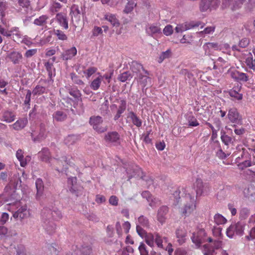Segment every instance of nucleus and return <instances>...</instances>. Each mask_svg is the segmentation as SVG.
Segmentation results:
<instances>
[{
	"instance_id": "obj_27",
	"label": "nucleus",
	"mask_w": 255,
	"mask_h": 255,
	"mask_svg": "<svg viewBox=\"0 0 255 255\" xmlns=\"http://www.w3.org/2000/svg\"><path fill=\"white\" fill-rule=\"evenodd\" d=\"M154 241L158 248L163 249V242L167 243L168 239L167 237H162L158 233L154 234Z\"/></svg>"
},
{
	"instance_id": "obj_3",
	"label": "nucleus",
	"mask_w": 255,
	"mask_h": 255,
	"mask_svg": "<svg viewBox=\"0 0 255 255\" xmlns=\"http://www.w3.org/2000/svg\"><path fill=\"white\" fill-rule=\"evenodd\" d=\"M67 92H69L70 95L73 96L77 101H82L80 91L77 88H71L70 86H65L64 88H61L59 90L60 96L64 100H71V99L69 98L67 95Z\"/></svg>"
},
{
	"instance_id": "obj_10",
	"label": "nucleus",
	"mask_w": 255,
	"mask_h": 255,
	"mask_svg": "<svg viewBox=\"0 0 255 255\" xmlns=\"http://www.w3.org/2000/svg\"><path fill=\"white\" fill-rule=\"evenodd\" d=\"M219 3V0H201L200 4V9L202 11H205L208 9H215L218 7Z\"/></svg>"
},
{
	"instance_id": "obj_57",
	"label": "nucleus",
	"mask_w": 255,
	"mask_h": 255,
	"mask_svg": "<svg viewBox=\"0 0 255 255\" xmlns=\"http://www.w3.org/2000/svg\"><path fill=\"white\" fill-rule=\"evenodd\" d=\"M170 55L171 51L170 50H167L165 52H163L159 57V59L160 60L159 62H161L164 59L169 58Z\"/></svg>"
},
{
	"instance_id": "obj_63",
	"label": "nucleus",
	"mask_w": 255,
	"mask_h": 255,
	"mask_svg": "<svg viewBox=\"0 0 255 255\" xmlns=\"http://www.w3.org/2000/svg\"><path fill=\"white\" fill-rule=\"evenodd\" d=\"M9 215L6 213H3L0 218V222L1 224L4 225L8 221Z\"/></svg>"
},
{
	"instance_id": "obj_12",
	"label": "nucleus",
	"mask_w": 255,
	"mask_h": 255,
	"mask_svg": "<svg viewBox=\"0 0 255 255\" xmlns=\"http://www.w3.org/2000/svg\"><path fill=\"white\" fill-rule=\"evenodd\" d=\"M175 236L177 243L179 245H182L184 244L187 240V231L184 228L180 227L176 230Z\"/></svg>"
},
{
	"instance_id": "obj_39",
	"label": "nucleus",
	"mask_w": 255,
	"mask_h": 255,
	"mask_svg": "<svg viewBox=\"0 0 255 255\" xmlns=\"http://www.w3.org/2000/svg\"><path fill=\"white\" fill-rule=\"evenodd\" d=\"M136 5V3L133 0H129L126 5L124 12L126 13H129L132 11L134 7Z\"/></svg>"
},
{
	"instance_id": "obj_40",
	"label": "nucleus",
	"mask_w": 255,
	"mask_h": 255,
	"mask_svg": "<svg viewBox=\"0 0 255 255\" xmlns=\"http://www.w3.org/2000/svg\"><path fill=\"white\" fill-rule=\"evenodd\" d=\"M187 120L188 121L189 127H197L199 125V123L198 122L197 120L192 115L188 116Z\"/></svg>"
},
{
	"instance_id": "obj_23",
	"label": "nucleus",
	"mask_w": 255,
	"mask_h": 255,
	"mask_svg": "<svg viewBox=\"0 0 255 255\" xmlns=\"http://www.w3.org/2000/svg\"><path fill=\"white\" fill-rule=\"evenodd\" d=\"M56 18L61 26L63 27L65 29H68V22L65 14L58 13L56 14Z\"/></svg>"
},
{
	"instance_id": "obj_45",
	"label": "nucleus",
	"mask_w": 255,
	"mask_h": 255,
	"mask_svg": "<svg viewBox=\"0 0 255 255\" xmlns=\"http://www.w3.org/2000/svg\"><path fill=\"white\" fill-rule=\"evenodd\" d=\"M148 202L149 203V205L152 208L156 207L161 204L160 200H159L158 198L153 196L151 197L150 199H149Z\"/></svg>"
},
{
	"instance_id": "obj_31",
	"label": "nucleus",
	"mask_w": 255,
	"mask_h": 255,
	"mask_svg": "<svg viewBox=\"0 0 255 255\" xmlns=\"http://www.w3.org/2000/svg\"><path fill=\"white\" fill-rule=\"evenodd\" d=\"M102 81V75H100L91 82V88L95 91L97 90L100 87Z\"/></svg>"
},
{
	"instance_id": "obj_41",
	"label": "nucleus",
	"mask_w": 255,
	"mask_h": 255,
	"mask_svg": "<svg viewBox=\"0 0 255 255\" xmlns=\"http://www.w3.org/2000/svg\"><path fill=\"white\" fill-rule=\"evenodd\" d=\"M10 36H15L17 40H19L22 38L21 32L19 28L16 27H12L10 30Z\"/></svg>"
},
{
	"instance_id": "obj_53",
	"label": "nucleus",
	"mask_w": 255,
	"mask_h": 255,
	"mask_svg": "<svg viewBox=\"0 0 255 255\" xmlns=\"http://www.w3.org/2000/svg\"><path fill=\"white\" fill-rule=\"evenodd\" d=\"M62 160L64 161L66 163V164L70 166H73L74 165V163L73 162V159L72 157L70 156L62 157Z\"/></svg>"
},
{
	"instance_id": "obj_51",
	"label": "nucleus",
	"mask_w": 255,
	"mask_h": 255,
	"mask_svg": "<svg viewBox=\"0 0 255 255\" xmlns=\"http://www.w3.org/2000/svg\"><path fill=\"white\" fill-rule=\"evenodd\" d=\"M173 32V27L171 25H167L163 30V33L166 35L169 36L172 34Z\"/></svg>"
},
{
	"instance_id": "obj_59",
	"label": "nucleus",
	"mask_w": 255,
	"mask_h": 255,
	"mask_svg": "<svg viewBox=\"0 0 255 255\" xmlns=\"http://www.w3.org/2000/svg\"><path fill=\"white\" fill-rule=\"evenodd\" d=\"M37 52V49H29L26 51L24 54V56L26 58H29L36 54Z\"/></svg>"
},
{
	"instance_id": "obj_14",
	"label": "nucleus",
	"mask_w": 255,
	"mask_h": 255,
	"mask_svg": "<svg viewBox=\"0 0 255 255\" xmlns=\"http://www.w3.org/2000/svg\"><path fill=\"white\" fill-rule=\"evenodd\" d=\"M38 154L40 159L43 161L52 162L53 163L59 162L56 158H51L49 150L47 148H43Z\"/></svg>"
},
{
	"instance_id": "obj_56",
	"label": "nucleus",
	"mask_w": 255,
	"mask_h": 255,
	"mask_svg": "<svg viewBox=\"0 0 255 255\" xmlns=\"http://www.w3.org/2000/svg\"><path fill=\"white\" fill-rule=\"evenodd\" d=\"M103 33L102 29L100 27L94 26L92 30V35L94 36H97Z\"/></svg>"
},
{
	"instance_id": "obj_54",
	"label": "nucleus",
	"mask_w": 255,
	"mask_h": 255,
	"mask_svg": "<svg viewBox=\"0 0 255 255\" xmlns=\"http://www.w3.org/2000/svg\"><path fill=\"white\" fill-rule=\"evenodd\" d=\"M154 235H149L145 239L146 244L150 247L154 245Z\"/></svg>"
},
{
	"instance_id": "obj_50",
	"label": "nucleus",
	"mask_w": 255,
	"mask_h": 255,
	"mask_svg": "<svg viewBox=\"0 0 255 255\" xmlns=\"http://www.w3.org/2000/svg\"><path fill=\"white\" fill-rule=\"evenodd\" d=\"M17 0L18 5L23 8H28L30 6V1L29 0Z\"/></svg>"
},
{
	"instance_id": "obj_32",
	"label": "nucleus",
	"mask_w": 255,
	"mask_h": 255,
	"mask_svg": "<svg viewBox=\"0 0 255 255\" xmlns=\"http://www.w3.org/2000/svg\"><path fill=\"white\" fill-rule=\"evenodd\" d=\"M53 118L57 122H62L66 119L67 115L62 111H56L53 115Z\"/></svg>"
},
{
	"instance_id": "obj_38",
	"label": "nucleus",
	"mask_w": 255,
	"mask_h": 255,
	"mask_svg": "<svg viewBox=\"0 0 255 255\" xmlns=\"http://www.w3.org/2000/svg\"><path fill=\"white\" fill-rule=\"evenodd\" d=\"M239 89L237 88L236 89L233 88L229 92V95L231 97L234 98L235 99L241 100L243 98V95L242 94L239 93Z\"/></svg>"
},
{
	"instance_id": "obj_19",
	"label": "nucleus",
	"mask_w": 255,
	"mask_h": 255,
	"mask_svg": "<svg viewBox=\"0 0 255 255\" xmlns=\"http://www.w3.org/2000/svg\"><path fill=\"white\" fill-rule=\"evenodd\" d=\"M77 49L75 47H72L66 50L61 55L63 60H68L71 59L77 54Z\"/></svg>"
},
{
	"instance_id": "obj_1",
	"label": "nucleus",
	"mask_w": 255,
	"mask_h": 255,
	"mask_svg": "<svg viewBox=\"0 0 255 255\" xmlns=\"http://www.w3.org/2000/svg\"><path fill=\"white\" fill-rule=\"evenodd\" d=\"M5 208L13 212V217L15 219L19 217L20 219H23L28 217L30 215L27 205L26 204L22 205L19 199L7 204Z\"/></svg>"
},
{
	"instance_id": "obj_49",
	"label": "nucleus",
	"mask_w": 255,
	"mask_h": 255,
	"mask_svg": "<svg viewBox=\"0 0 255 255\" xmlns=\"http://www.w3.org/2000/svg\"><path fill=\"white\" fill-rule=\"evenodd\" d=\"M138 222L140 225L143 227H148L149 226V222L148 219L143 216H141L138 218Z\"/></svg>"
},
{
	"instance_id": "obj_29",
	"label": "nucleus",
	"mask_w": 255,
	"mask_h": 255,
	"mask_svg": "<svg viewBox=\"0 0 255 255\" xmlns=\"http://www.w3.org/2000/svg\"><path fill=\"white\" fill-rule=\"evenodd\" d=\"M35 186L37 189L36 198L38 199L42 195L44 189V185L42 179H37L35 181Z\"/></svg>"
},
{
	"instance_id": "obj_42",
	"label": "nucleus",
	"mask_w": 255,
	"mask_h": 255,
	"mask_svg": "<svg viewBox=\"0 0 255 255\" xmlns=\"http://www.w3.org/2000/svg\"><path fill=\"white\" fill-rule=\"evenodd\" d=\"M77 139V136L75 135H69L65 138L64 141L66 144L70 145L74 144Z\"/></svg>"
},
{
	"instance_id": "obj_24",
	"label": "nucleus",
	"mask_w": 255,
	"mask_h": 255,
	"mask_svg": "<svg viewBox=\"0 0 255 255\" xmlns=\"http://www.w3.org/2000/svg\"><path fill=\"white\" fill-rule=\"evenodd\" d=\"M8 57L13 64H17L22 59V55L20 52L14 51L9 54Z\"/></svg>"
},
{
	"instance_id": "obj_37",
	"label": "nucleus",
	"mask_w": 255,
	"mask_h": 255,
	"mask_svg": "<svg viewBox=\"0 0 255 255\" xmlns=\"http://www.w3.org/2000/svg\"><path fill=\"white\" fill-rule=\"evenodd\" d=\"M132 77V75L129 71L125 72L121 74L118 77V80L122 82H125L128 80H130Z\"/></svg>"
},
{
	"instance_id": "obj_13",
	"label": "nucleus",
	"mask_w": 255,
	"mask_h": 255,
	"mask_svg": "<svg viewBox=\"0 0 255 255\" xmlns=\"http://www.w3.org/2000/svg\"><path fill=\"white\" fill-rule=\"evenodd\" d=\"M168 212L169 208L166 206H162L158 209L157 213V220L161 224L165 223Z\"/></svg>"
},
{
	"instance_id": "obj_2",
	"label": "nucleus",
	"mask_w": 255,
	"mask_h": 255,
	"mask_svg": "<svg viewBox=\"0 0 255 255\" xmlns=\"http://www.w3.org/2000/svg\"><path fill=\"white\" fill-rule=\"evenodd\" d=\"M185 203L180 209V213L183 216L187 217L192 214L196 209V198L190 193H185Z\"/></svg>"
},
{
	"instance_id": "obj_4",
	"label": "nucleus",
	"mask_w": 255,
	"mask_h": 255,
	"mask_svg": "<svg viewBox=\"0 0 255 255\" xmlns=\"http://www.w3.org/2000/svg\"><path fill=\"white\" fill-rule=\"evenodd\" d=\"M191 240L197 246H200L202 243L206 242L211 243L213 241L211 237H208L204 230H200L196 233H193L191 237Z\"/></svg>"
},
{
	"instance_id": "obj_20",
	"label": "nucleus",
	"mask_w": 255,
	"mask_h": 255,
	"mask_svg": "<svg viewBox=\"0 0 255 255\" xmlns=\"http://www.w3.org/2000/svg\"><path fill=\"white\" fill-rule=\"evenodd\" d=\"M63 3H66L67 0H59ZM62 5L57 0H51V2L49 7V10L51 12L54 13L59 11L62 8Z\"/></svg>"
},
{
	"instance_id": "obj_60",
	"label": "nucleus",
	"mask_w": 255,
	"mask_h": 255,
	"mask_svg": "<svg viewBox=\"0 0 255 255\" xmlns=\"http://www.w3.org/2000/svg\"><path fill=\"white\" fill-rule=\"evenodd\" d=\"M221 138L222 142L226 145H228L232 141V138L226 134L222 135Z\"/></svg>"
},
{
	"instance_id": "obj_43",
	"label": "nucleus",
	"mask_w": 255,
	"mask_h": 255,
	"mask_svg": "<svg viewBox=\"0 0 255 255\" xmlns=\"http://www.w3.org/2000/svg\"><path fill=\"white\" fill-rule=\"evenodd\" d=\"M45 87L40 85H37L33 90L32 94L34 95H41L45 93Z\"/></svg>"
},
{
	"instance_id": "obj_34",
	"label": "nucleus",
	"mask_w": 255,
	"mask_h": 255,
	"mask_svg": "<svg viewBox=\"0 0 255 255\" xmlns=\"http://www.w3.org/2000/svg\"><path fill=\"white\" fill-rule=\"evenodd\" d=\"M105 18L108 20L113 26H119V22L116 16L112 14H107L105 15Z\"/></svg>"
},
{
	"instance_id": "obj_28",
	"label": "nucleus",
	"mask_w": 255,
	"mask_h": 255,
	"mask_svg": "<svg viewBox=\"0 0 255 255\" xmlns=\"http://www.w3.org/2000/svg\"><path fill=\"white\" fill-rule=\"evenodd\" d=\"M77 178L75 177H71L68 179V184L70 191L72 193L76 194L77 193V188L76 187Z\"/></svg>"
},
{
	"instance_id": "obj_55",
	"label": "nucleus",
	"mask_w": 255,
	"mask_h": 255,
	"mask_svg": "<svg viewBox=\"0 0 255 255\" xmlns=\"http://www.w3.org/2000/svg\"><path fill=\"white\" fill-rule=\"evenodd\" d=\"M31 92L30 90H28L27 91V94L25 96V99L24 100V103L25 105L28 106V108L29 109L30 106V102L31 99Z\"/></svg>"
},
{
	"instance_id": "obj_21",
	"label": "nucleus",
	"mask_w": 255,
	"mask_h": 255,
	"mask_svg": "<svg viewBox=\"0 0 255 255\" xmlns=\"http://www.w3.org/2000/svg\"><path fill=\"white\" fill-rule=\"evenodd\" d=\"M28 120L26 118L19 119L12 125H10L15 130H20L23 129L27 124Z\"/></svg>"
},
{
	"instance_id": "obj_52",
	"label": "nucleus",
	"mask_w": 255,
	"mask_h": 255,
	"mask_svg": "<svg viewBox=\"0 0 255 255\" xmlns=\"http://www.w3.org/2000/svg\"><path fill=\"white\" fill-rule=\"evenodd\" d=\"M140 255H148V252L146 250V246L143 243H141L138 247Z\"/></svg>"
},
{
	"instance_id": "obj_62",
	"label": "nucleus",
	"mask_w": 255,
	"mask_h": 255,
	"mask_svg": "<svg viewBox=\"0 0 255 255\" xmlns=\"http://www.w3.org/2000/svg\"><path fill=\"white\" fill-rule=\"evenodd\" d=\"M254 164L252 163V161L251 160H246L242 163H241L239 166H240V168L242 169H243L244 168H246L248 167L251 166Z\"/></svg>"
},
{
	"instance_id": "obj_5",
	"label": "nucleus",
	"mask_w": 255,
	"mask_h": 255,
	"mask_svg": "<svg viewBox=\"0 0 255 255\" xmlns=\"http://www.w3.org/2000/svg\"><path fill=\"white\" fill-rule=\"evenodd\" d=\"M104 140L109 145L113 146L120 145L121 143V136L117 131H110L104 136Z\"/></svg>"
},
{
	"instance_id": "obj_16",
	"label": "nucleus",
	"mask_w": 255,
	"mask_h": 255,
	"mask_svg": "<svg viewBox=\"0 0 255 255\" xmlns=\"http://www.w3.org/2000/svg\"><path fill=\"white\" fill-rule=\"evenodd\" d=\"M23 153L24 151L20 149H18L16 153V157L20 162V165L21 167H25L31 159L29 156L24 157Z\"/></svg>"
},
{
	"instance_id": "obj_61",
	"label": "nucleus",
	"mask_w": 255,
	"mask_h": 255,
	"mask_svg": "<svg viewBox=\"0 0 255 255\" xmlns=\"http://www.w3.org/2000/svg\"><path fill=\"white\" fill-rule=\"evenodd\" d=\"M109 203L113 206H117L119 199L116 196L112 195L109 198Z\"/></svg>"
},
{
	"instance_id": "obj_48",
	"label": "nucleus",
	"mask_w": 255,
	"mask_h": 255,
	"mask_svg": "<svg viewBox=\"0 0 255 255\" xmlns=\"http://www.w3.org/2000/svg\"><path fill=\"white\" fill-rule=\"evenodd\" d=\"M246 0H235L231 7L232 10H236L240 8Z\"/></svg>"
},
{
	"instance_id": "obj_58",
	"label": "nucleus",
	"mask_w": 255,
	"mask_h": 255,
	"mask_svg": "<svg viewBox=\"0 0 255 255\" xmlns=\"http://www.w3.org/2000/svg\"><path fill=\"white\" fill-rule=\"evenodd\" d=\"M250 43V40L248 38H243L239 43V46L242 48H245L248 46Z\"/></svg>"
},
{
	"instance_id": "obj_18",
	"label": "nucleus",
	"mask_w": 255,
	"mask_h": 255,
	"mask_svg": "<svg viewBox=\"0 0 255 255\" xmlns=\"http://www.w3.org/2000/svg\"><path fill=\"white\" fill-rule=\"evenodd\" d=\"M231 77L237 81L247 82L249 80V77L246 74L235 70L232 71L231 74Z\"/></svg>"
},
{
	"instance_id": "obj_8",
	"label": "nucleus",
	"mask_w": 255,
	"mask_h": 255,
	"mask_svg": "<svg viewBox=\"0 0 255 255\" xmlns=\"http://www.w3.org/2000/svg\"><path fill=\"white\" fill-rule=\"evenodd\" d=\"M194 186L196 188L197 196H201L204 194L208 193L210 191V186L207 183H204L202 180L200 178H197L194 183Z\"/></svg>"
},
{
	"instance_id": "obj_46",
	"label": "nucleus",
	"mask_w": 255,
	"mask_h": 255,
	"mask_svg": "<svg viewBox=\"0 0 255 255\" xmlns=\"http://www.w3.org/2000/svg\"><path fill=\"white\" fill-rule=\"evenodd\" d=\"M97 68L95 67H90L84 71L87 78H90L93 74L96 72Z\"/></svg>"
},
{
	"instance_id": "obj_25",
	"label": "nucleus",
	"mask_w": 255,
	"mask_h": 255,
	"mask_svg": "<svg viewBox=\"0 0 255 255\" xmlns=\"http://www.w3.org/2000/svg\"><path fill=\"white\" fill-rule=\"evenodd\" d=\"M141 171V169L138 166H130L127 169V172L128 174V177L129 179L132 177H135L136 176H138L139 173Z\"/></svg>"
},
{
	"instance_id": "obj_30",
	"label": "nucleus",
	"mask_w": 255,
	"mask_h": 255,
	"mask_svg": "<svg viewBox=\"0 0 255 255\" xmlns=\"http://www.w3.org/2000/svg\"><path fill=\"white\" fill-rule=\"evenodd\" d=\"M146 32L148 35L151 36H153L155 34L161 33L160 28L153 24L150 25L147 27L146 28Z\"/></svg>"
},
{
	"instance_id": "obj_6",
	"label": "nucleus",
	"mask_w": 255,
	"mask_h": 255,
	"mask_svg": "<svg viewBox=\"0 0 255 255\" xmlns=\"http://www.w3.org/2000/svg\"><path fill=\"white\" fill-rule=\"evenodd\" d=\"M103 119L100 116H92L90 118L89 123L94 130L98 132H104L107 130L106 126H103Z\"/></svg>"
},
{
	"instance_id": "obj_7",
	"label": "nucleus",
	"mask_w": 255,
	"mask_h": 255,
	"mask_svg": "<svg viewBox=\"0 0 255 255\" xmlns=\"http://www.w3.org/2000/svg\"><path fill=\"white\" fill-rule=\"evenodd\" d=\"M243 227L241 223L232 224L227 229V236L230 238H234L235 235L241 236L243 233Z\"/></svg>"
},
{
	"instance_id": "obj_11",
	"label": "nucleus",
	"mask_w": 255,
	"mask_h": 255,
	"mask_svg": "<svg viewBox=\"0 0 255 255\" xmlns=\"http://www.w3.org/2000/svg\"><path fill=\"white\" fill-rule=\"evenodd\" d=\"M15 118V113L11 110H5L0 114V120L6 123L13 122Z\"/></svg>"
},
{
	"instance_id": "obj_64",
	"label": "nucleus",
	"mask_w": 255,
	"mask_h": 255,
	"mask_svg": "<svg viewBox=\"0 0 255 255\" xmlns=\"http://www.w3.org/2000/svg\"><path fill=\"white\" fill-rule=\"evenodd\" d=\"M222 230L220 227H214L213 229V234L216 237H221L222 236Z\"/></svg>"
},
{
	"instance_id": "obj_36",
	"label": "nucleus",
	"mask_w": 255,
	"mask_h": 255,
	"mask_svg": "<svg viewBox=\"0 0 255 255\" xmlns=\"http://www.w3.org/2000/svg\"><path fill=\"white\" fill-rule=\"evenodd\" d=\"M48 17L46 15H42L34 20V23L39 26H43L46 24Z\"/></svg>"
},
{
	"instance_id": "obj_26",
	"label": "nucleus",
	"mask_w": 255,
	"mask_h": 255,
	"mask_svg": "<svg viewBox=\"0 0 255 255\" xmlns=\"http://www.w3.org/2000/svg\"><path fill=\"white\" fill-rule=\"evenodd\" d=\"M127 107V102L125 100H122L120 101V104L118 107L117 113L114 117V120H118L124 113Z\"/></svg>"
},
{
	"instance_id": "obj_33",
	"label": "nucleus",
	"mask_w": 255,
	"mask_h": 255,
	"mask_svg": "<svg viewBox=\"0 0 255 255\" xmlns=\"http://www.w3.org/2000/svg\"><path fill=\"white\" fill-rule=\"evenodd\" d=\"M46 137V131L44 125H40L39 133L36 138L34 139V141H41L45 139Z\"/></svg>"
},
{
	"instance_id": "obj_15",
	"label": "nucleus",
	"mask_w": 255,
	"mask_h": 255,
	"mask_svg": "<svg viewBox=\"0 0 255 255\" xmlns=\"http://www.w3.org/2000/svg\"><path fill=\"white\" fill-rule=\"evenodd\" d=\"M230 66V63L229 62V59L227 57L223 58L222 57H219L216 63H215L213 69H217L221 68L224 69L225 68H228Z\"/></svg>"
},
{
	"instance_id": "obj_17",
	"label": "nucleus",
	"mask_w": 255,
	"mask_h": 255,
	"mask_svg": "<svg viewBox=\"0 0 255 255\" xmlns=\"http://www.w3.org/2000/svg\"><path fill=\"white\" fill-rule=\"evenodd\" d=\"M132 71L133 72L135 73L136 75L135 78L137 79L138 82L140 83V84L142 86V87H145L148 84L151 83V79L146 76L142 75L141 74H138L133 69V67L132 68Z\"/></svg>"
},
{
	"instance_id": "obj_9",
	"label": "nucleus",
	"mask_w": 255,
	"mask_h": 255,
	"mask_svg": "<svg viewBox=\"0 0 255 255\" xmlns=\"http://www.w3.org/2000/svg\"><path fill=\"white\" fill-rule=\"evenodd\" d=\"M227 117L229 120L232 123L237 125H242V118L240 115L237 109L235 108H231L228 111Z\"/></svg>"
},
{
	"instance_id": "obj_47",
	"label": "nucleus",
	"mask_w": 255,
	"mask_h": 255,
	"mask_svg": "<svg viewBox=\"0 0 255 255\" xmlns=\"http://www.w3.org/2000/svg\"><path fill=\"white\" fill-rule=\"evenodd\" d=\"M54 33L59 40H66L67 36L62 31L59 29L54 30Z\"/></svg>"
},
{
	"instance_id": "obj_44",
	"label": "nucleus",
	"mask_w": 255,
	"mask_h": 255,
	"mask_svg": "<svg viewBox=\"0 0 255 255\" xmlns=\"http://www.w3.org/2000/svg\"><path fill=\"white\" fill-rule=\"evenodd\" d=\"M80 10H79L78 7L76 5H73L71 7V10L70 12V14L71 15L72 19H73V16H74L75 17H77L79 19L80 17Z\"/></svg>"
},
{
	"instance_id": "obj_22",
	"label": "nucleus",
	"mask_w": 255,
	"mask_h": 255,
	"mask_svg": "<svg viewBox=\"0 0 255 255\" xmlns=\"http://www.w3.org/2000/svg\"><path fill=\"white\" fill-rule=\"evenodd\" d=\"M127 118L129 119L133 125L139 128L142 125L141 120L137 117L135 113L133 112H130L128 113Z\"/></svg>"
},
{
	"instance_id": "obj_35",
	"label": "nucleus",
	"mask_w": 255,
	"mask_h": 255,
	"mask_svg": "<svg viewBox=\"0 0 255 255\" xmlns=\"http://www.w3.org/2000/svg\"><path fill=\"white\" fill-rule=\"evenodd\" d=\"M214 222L219 225H223L227 223V220L221 214H216L214 217Z\"/></svg>"
}]
</instances>
